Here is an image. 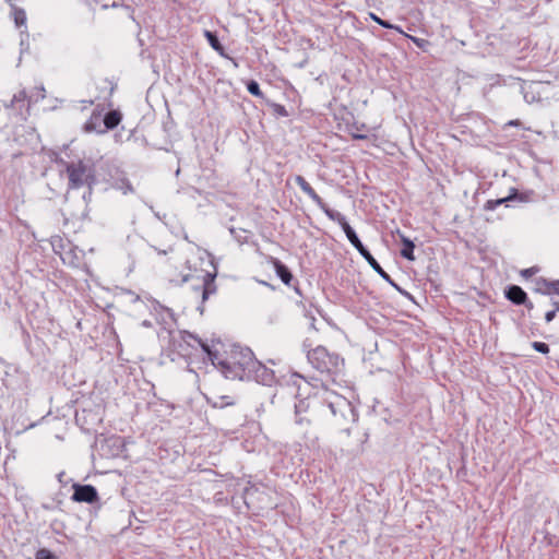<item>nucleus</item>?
Listing matches in <instances>:
<instances>
[{
	"instance_id": "f257e3e1",
	"label": "nucleus",
	"mask_w": 559,
	"mask_h": 559,
	"mask_svg": "<svg viewBox=\"0 0 559 559\" xmlns=\"http://www.w3.org/2000/svg\"><path fill=\"white\" fill-rule=\"evenodd\" d=\"M295 182L307 194L317 205L323 211V213L333 222H336L344 230L348 241L357 249V251L365 255L369 250L362 245L355 230L347 223L346 217L328 206V204L320 198V195L313 190L309 182L300 175L295 177Z\"/></svg>"
},
{
	"instance_id": "f03ea898",
	"label": "nucleus",
	"mask_w": 559,
	"mask_h": 559,
	"mask_svg": "<svg viewBox=\"0 0 559 559\" xmlns=\"http://www.w3.org/2000/svg\"><path fill=\"white\" fill-rule=\"evenodd\" d=\"M253 353L249 348L234 347L227 358H222L217 352V359L212 362L227 379L245 381L251 370L250 361H254Z\"/></svg>"
},
{
	"instance_id": "7ed1b4c3",
	"label": "nucleus",
	"mask_w": 559,
	"mask_h": 559,
	"mask_svg": "<svg viewBox=\"0 0 559 559\" xmlns=\"http://www.w3.org/2000/svg\"><path fill=\"white\" fill-rule=\"evenodd\" d=\"M307 358L314 369L326 374L332 381L343 373L344 359L338 354L329 352L324 346H317L308 352Z\"/></svg>"
},
{
	"instance_id": "20e7f679",
	"label": "nucleus",
	"mask_w": 559,
	"mask_h": 559,
	"mask_svg": "<svg viewBox=\"0 0 559 559\" xmlns=\"http://www.w3.org/2000/svg\"><path fill=\"white\" fill-rule=\"evenodd\" d=\"M171 346L182 357H190L193 350L201 348L211 362H215L217 359V350H213L206 343L189 332H179L178 335H173Z\"/></svg>"
},
{
	"instance_id": "39448f33",
	"label": "nucleus",
	"mask_w": 559,
	"mask_h": 559,
	"mask_svg": "<svg viewBox=\"0 0 559 559\" xmlns=\"http://www.w3.org/2000/svg\"><path fill=\"white\" fill-rule=\"evenodd\" d=\"M326 394L328 396L321 401L324 414L329 413L336 425H341L343 419L355 421V411L348 400L334 392H326Z\"/></svg>"
},
{
	"instance_id": "423d86ee",
	"label": "nucleus",
	"mask_w": 559,
	"mask_h": 559,
	"mask_svg": "<svg viewBox=\"0 0 559 559\" xmlns=\"http://www.w3.org/2000/svg\"><path fill=\"white\" fill-rule=\"evenodd\" d=\"M66 173L69 190H76L84 186L91 188L96 182L94 167L83 160L66 163Z\"/></svg>"
},
{
	"instance_id": "0eeeda50",
	"label": "nucleus",
	"mask_w": 559,
	"mask_h": 559,
	"mask_svg": "<svg viewBox=\"0 0 559 559\" xmlns=\"http://www.w3.org/2000/svg\"><path fill=\"white\" fill-rule=\"evenodd\" d=\"M249 367H251L250 373L247 381H255L262 384H271L274 380V371L266 366H264L259 360L250 361Z\"/></svg>"
},
{
	"instance_id": "6e6552de",
	"label": "nucleus",
	"mask_w": 559,
	"mask_h": 559,
	"mask_svg": "<svg viewBox=\"0 0 559 559\" xmlns=\"http://www.w3.org/2000/svg\"><path fill=\"white\" fill-rule=\"evenodd\" d=\"M29 99L25 90L19 91L13 95V98L9 104H4V108L13 111V115L21 119L26 120V114L28 111Z\"/></svg>"
},
{
	"instance_id": "1a4fd4ad",
	"label": "nucleus",
	"mask_w": 559,
	"mask_h": 559,
	"mask_svg": "<svg viewBox=\"0 0 559 559\" xmlns=\"http://www.w3.org/2000/svg\"><path fill=\"white\" fill-rule=\"evenodd\" d=\"M99 499L96 488L92 485H73L72 500L76 502L94 503Z\"/></svg>"
},
{
	"instance_id": "9d476101",
	"label": "nucleus",
	"mask_w": 559,
	"mask_h": 559,
	"mask_svg": "<svg viewBox=\"0 0 559 559\" xmlns=\"http://www.w3.org/2000/svg\"><path fill=\"white\" fill-rule=\"evenodd\" d=\"M267 262L273 265L276 275L281 278V281L287 285L292 286V282L294 280V276L289 269L281 262L277 258L269 257Z\"/></svg>"
},
{
	"instance_id": "9b49d317",
	"label": "nucleus",
	"mask_w": 559,
	"mask_h": 559,
	"mask_svg": "<svg viewBox=\"0 0 559 559\" xmlns=\"http://www.w3.org/2000/svg\"><path fill=\"white\" fill-rule=\"evenodd\" d=\"M202 292V301L204 302L211 295L216 293L215 274L204 273L201 276V284L195 286Z\"/></svg>"
},
{
	"instance_id": "f8f14e48",
	"label": "nucleus",
	"mask_w": 559,
	"mask_h": 559,
	"mask_svg": "<svg viewBox=\"0 0 559 559\" xmlns=\"http://www.w3.org/2000/svg\"><path fill=\"white\" fill-rule=\"evenodd\" d=\"M362 258L368 262V264L388 283H390L393 287H395L399 292H404L394 283L391 276L381 267V265L377 262V260L372 257L370 252H367Z\"/></svg>"
},
{
	"instance_id": "ddd939ff",
	"label": "nucleus",
	"mask_w": 559,
	"mask_h": 559,
	"mask_svg": "<svg viewBox=\"0 0 559 559\" xmlns=\"http://www.w3.org/2000/svg\"><path fill=\"white\" fill-rule=\"evenodd\" d=\"M506 297L514 305H522L527 301V294L518 285H511L506 289Z\"/></svg>"
},
{
	"instance_id": "4468645a",
	"label": "nucleus",
	"mask_w": 559,
	"mask_h": 559,
	"mask_svg": "<svg viewBox=\"0 0 559 559\" xmlns=\"http://www.w3.org/2000/svg\"><path fill=\"white\" fill-rule=\"evenodd\" d=\"M537 293L543 295H558L559 296V280L557 281H547L545 278H540L537 282V287L535 289Z\"/></svg>"
},
{
	"instance_id": "2eb2a0df",
	"label": "nucleus",
	"mask_w": 559,
	"mask_h": 559,
	"mask_svg": "<svg viewBox=\"0 0 559 559\" xmlns=\"http://www.w3.org/2000/svg\"><path fill=\"white\" fill-rule=\"evenodd\" d=\"M122 115L117 110L107 112L103 119L104 129H102L99 132L105 133L107 130L115 129L120 123Z\"/></svg>"
},
{
	"instance_id": "dca6fc26",
	"label": "nucleus",
	"mask_w": 559,
	"mask_h": 559,
	"mask_svg": "<svg viewBox=\"0 0 559 559\" xmlns=\"http://www.w3.org/2000/svg\"><path fill=\"white\" fill-rule=\"evenodd\" d=\"M401 241L403 243V248L401 249V255L409 261H414V242L404 235H401Z\"/></svg>"
},
{
	"instance_id": "f3484780",
	"label": "nucleus",
	"mask_w": 559,
	"mask_h": 559,
	"mask_svg": "<svg viewBox=\"0 0 559 559\" xmlns=\"http://www.w3.org/2000/svg\"><path fill=\"white\" fill-rule=\"evenodd\" d=\"M204 36L207 39V43L210 44V46L215 51H217L222 57H227V53L225 52V49H224L223 45L221 44V41L218 40L215 33H213L211 31H205Z\"/></svg>"
},
{
	"instance_id": "a211bd4d",
	"label": "nucleus",
	"mask_w": 559,
	"mask_h": 559,
	"mask_svg": "<svg viewBox=\"0 0 559 559\" xmlns=\"http://www.w3.org/2000/svg\"><path fill=\"white\" fill-rule=\"evenodd\" d=\"M367 126L365 123H353L349 127V133L355 140H366L368 135L366 134Z\"/></svg>"
},
{
	"instance_id": "6ab92c4d",
	"label": "nucleus",
	"mask_w": 559,
	"mask_h": 559,
	"mask_svg": "<svg viewBox=\"0 0 559 559\" xmlns=\"http://www.w3.org/2000/svg\"><path fill=\"white\" fill-rule=\"evenodd\" d=\"M112 187L116 188L117 190L122 191L123 194L133 192V187H132L131 182L129 181V179L126 177L117 178L114 181Z\"/></svg>"
},
{
	"instance_id": "aec40b11",
	"label": "nucleus",
	"mask_w": 559,
	"mask_h": 559,
	"mask_svg": "<svg viewBox=\"0 0 559 559\" xmlns=\"http://www.w3.org/2000/svg\"><path fill=\"white\" fill-rule=\"evenodd\" d=\"M100 114H96V112H93L92 116L90 117V119L85 122L84 124V130L86 132H92V131H97L99 132L100 130H98V127L100 126Z\"/></svg>"
},
{
	"instance_id": "412c9836",
	"label": "nucleus",
	"mask_w": 559,
	"mask_h": 559,
	"mask_svg": "<svg viewBox=\"0 0 559 559\" xmlns=\"http://www.w3.org/2000/svg\"><path fill=\"white\" fill-rule=\"evenodd\" d=\"M514 198H515V194H513V195H509V197H506V198H501V199L488 200V201H486V203L484 204V210H485V211H493V210H496L499 205H501V204H507L509 201L513 200Z\"/></svg>"
},
{
	"instance_id": "4be33fe9",
	"label": "nucleus",
	"mask_w": 559,
	"mask_h": 559,
	"mask_svg": "<svg viewBox=\"0 0 559 559\" xmlns=\"http://www.w3.org/2000/svg\"><path fill=\"white\" fill-rule=\"evenodd\" d=\"M369 16L372 21H374L377 24H379L380 26L384 27V28H389V29H394L401 34H404L403 29L397 26V25H393L391 24L390 22L385 21V20H382L381 17H379L377 14L374 13H369Z\"/></svg>"
},
{
	"instance_id": "5701e85b",
	"label": "nucleus",
	"mask_w": 559,
	"mask_h": 559,
	"mask_svg": "<svg viewBox=\"0 0 559 559\" xmlns=\"http://www.w3.org/2000/svg\"><path fill=\"white\" fill-rule=\"evenodd\" d=\"M11 7H12L14 22H15L16 26L24 25L26 22L25 11L23 9L15 7L14 4H11Z\"/></svg>"
},
{
	"instance_id": "b1692460",
	"label": "nucleus",
	"mask_w": 559,
	"mask_h": 559,
	"mask_svg": "<svg viewBox=\"0 0 559 559\" xmlns=\"http://www.w3.org/2000/svg\"><path fill=\"white\" fill-rule=\"evenodd\" d=\"M247 90L253 96H257L260 98L264 97V94L262 93L259 83L254 80H251L247 83Z\"/></svg>"
},
{
	"instance_id": "393cba45",
	"label": "nucleus",
	"mask_w": 559,
	"mask_h": 559,
	"mask_svg": "<svg viewBox=\"0 0 559 559\" xmlns=\"http://www.w3.org/2000/svg\"><path fill=\"white\" fill-rule=\"evenodd\" d=\"M272 112L277 117H288V111L284 105L277 103H269Z\"/></svg>"
},
{
	"instance_id": "a878e982",
	"label": "nucleus",
	"mask_w": 559,
	"mask_h": 559,
	"mask_svg": "<svg viewBox=\"0 0 559 559\" xmlns=\"http://www.w3.org/2000/svg\"><path fill=\"white\" fill-rule=\"evenodd\" d=\"M310 407V402L305 400H299L298 403L295 404V415H301L304 413H307Z\"/></svg>"
},
{
	"instance_id": "bb28decb",
	"label": "nucleus",
	"mask_w": 559,
	"mask_h": 559,
	"mask_svg": "<svg viewBox=\"0 0 559 559\" xmlns=\"http://www.w3.org/2000/svg\"><path fill=\"white\" fill-rule=\"evenodd\" d=\"M35 559H57V557L49 549L40 548L36 551Z\"/></svg>"
},
{
	"instance_id": "cd10ccee",
	"label": "nucleus",
	"mask_w": 559,
	"mask_h": 559,
	"mask_svg": "<svg viewBox=\"0 0 559 559\" xmlns=\"http://www.w3.org/2000/svg\"><path fill=\"white\" fill-rule=\"evenodd\" d=\"M234 404H235V401H233L229 396H219L218 400L216 402H214L213 406L223 408V407L230 406Z\"/></svg>"
},
{
	"instance_id": "c85d7f7f",
	"label": "nucleus",
	"mask_w": 559,
	"mask_h": 559,
	"mask_svg": "<svg viewBox=\"0 0 559 559\" xmlns=\"http://www.w3.org/2000/svg\"><path fill=\"white\" fill-rule=\"evenodd\" d=\"M532 347L542 354H548L549 353V346L546 343L543 342H533Z\"/></svg>"
},
{
	"instance_id": "c756f323",
	"label": "nucleus",
	"mask_w": 559,
	"mask_h": 559,
	"mask_svg": "<svg viewBox=\"0 0 559 559\" xmlns=\"http://www.w3.org/2000/svg\"><path fill=\"white\" fill-rule=\"evenodd\" d=\"M404 35L406 37H408L419 48H424L428 44V41L426 39H424V38H418V37H415V36H411V35H407L405 33H404Z\"/></svg>"
},
{
	"instance_id": "7c9ffc66",
	"label": "nucleus",
	"mask_w": 559,
	"mask_h": 559,
	"mask_svg": "<svg viewBox=\"0 0 559 559\" xmlns=\"http://www.w3.org/2000/svg\"><path fill=\"white\" fill-rule=\"evenodd\" d=\"M295 421L300 427L309 426L310 423H311L310 418H308L306 416H302V414L301 415H295Z\"/></svg>"
},
{
	"instance_id": "2f4dec72",
	"label": "nucleus",
	"mask_w": 559,
	"mask_h": 559,
	"mask_svg": "<svg viewBox=\"0 0 559 559\" xmlns=\"http://www.w3.org/2000/svg\"><path fill=\"white\" fill-rule=\"evenodd\" d=\"M537 272L536 267L524 269L521 271V275L525 278L533 276Z\"/></svg>"
},
{
	"instance_id": "473e14b6",
	"label": "nucleus",
	"mask_w": 559,
	"mask_h": 559,
	"mask_svg": "<svg viewBox=\"0 0 559 559\" xmlns=\"http://www.w3.org/2000/svg\"><path fill=\"white\" fill-rule=\"evenodd\" d=\"M305 316L310 320V326L314 328L316 316H314L313 311L305 309Z\"/></svg>"
},
{
	"instance_id": "72a5a7b5",
	"label": "nucleus",
	"mask_w": 559,
	"mask_h": 559,
	"mask_svg": "<svg viewBox=\"0 0 559 559\" xmlns=\"http://www.w3.org/2000/svg\"><path fill=\"white\" fill-rule=\"evenodd\" d=\"M557 312L555 310H549L545 313V321L550 323L556 318Z\"/></svg>"
},
{
	"instance_id": "f704fd0d",
	"label": "nucleus",
	"mask_w": 559,
	"mask_h": 559,
	"mask_svg": "<svg viewBox=\"0 0 559 559\" xmlns=\"http://www.w3.org/2000/svg\"><path fill=\"white\" fill-rule=\"evenodd\" d=\"M550 304H551L552 310H555L556 312H559V301L551 299Z\"/></svg>"
},
{
	"instance_id": "c9c22d12",
	"label": "nucleus",
	"mask_w": 559,
	"mask_h": 559,
	"mask_svg": "<svg viewBox=\"0 0 559 559\" xmlns=\"http://www.w3.org/2000/svg\"><path fill=\"white\" fill-rule=\"evenodd\" d=\"M527 308V310H532L534 308L533 302L527 298V301L525 304H522Z\"/></svg>"
},
{
	"instance_id": "e433bc0d",
	"label": "nucleus",
	"mask_w": 559,
	"mask_h": 559,
	"mask_svg": "<svg viewBox=\"0 0 559 559\" xmlns=\"http://www.w3.org/2000/svg\"><path fill=\"white\" fill-rule=\"evenodd\" d=\"M240 243L248 242V238L243 236H235Z\"/></svg>"
},
{
	"instance_id": "4c0bfd02",
	"label": "nucleus",
	"mask_w": 559,
	"mask_h": 559,
	"mask_svg": "<svg viewBox=\"0 0 559 559\" xmlns=\"http://www.w3.org/2000/svg\"><path fill=\"white\" fill-rule=\"evenodd\" d=\"M225 58H226V59H228V60H230V61L233 62V64H234V67H235V68H238V62H237V60H236L235 58H233V57H230V56H228V55H227V57H225Z\"/></svg>"
},
{
	"instance_id": "58836bf2",
	"label": "nucleus",
	"mask_w": 559,
	"mask_h": 559,
	"mask_svg": "<svg viewBox=\"0 0 559 559\" xmlns=\"http://www.w3.org/2000/svg\"><path fill=\"white\" fill-rule=\"evenodd\" d=\"M110 7H111V8H117V7H119V4H118L117 2H112V4H110ZM102 8H103V9H108V8H109V4H106V3H105V4H103V5H102Z\"/></svg>"
},
{
	"instance_id": "ea45409f",
	"label": "nucleus",
	"mask_w": 559,
	"mask_h": 559,
	"mask_svg": "<svg viewBox=\"0 0 559 559\" xmlns=\"http://www.w3.org/2000/svg\"><path fill=\"white\" fill-rule=\"evenodd\" d=\"M100 1H102V0H85V2H86L87 4H90V5H92V4H97V3H99Z\"/></svg>"
},
{
	"instance_id": "a19ab883",
	"label": "nucleus",
	"mask_w": 559,
	"mask_h": 559,
	"mask_svg": "<svg viewBox=\"0 0 559 559\" xmlns=\"http://www.w3.org/2000/svg\"><path fill=\"white\" fill-rule=\"evenodd\" d=\"M142 325L146 326V328H150L152 324H151L150 321L145 320V321L142 322Z\"/></svg>"
},
{
	"instance_id": "79ce46f5",
	"label": "nucleus",
	"mask_w": 559,
	"mask_h": 559,
	"mask_svg": "<svg viewBox=\"0 0 559 559\" xmlns=\"http://www.w3.org/2000/svg\"><path fill=\"white\" fill-rule=\"evenodd\" d=\"M509 124H511V126H518V124H519V121H518V120H515V121H510V122H509Z\"/></svg>"
},
{
	"instance_id": "37998d69",
	"label": "nucleus",
	"mask_w": 559,
	"mask_h": 559,
	"mask_svg": "<svg viewBox=\"0 0 559 559\" xmlns=\"http://www.w3.org/2000/svg\"><path fill=\"white\" fill-rule=\"evenodd\" d=\"M191 277H193V276L191 275ZM189 278H190V275H186V276H183L182 281L187 282V281H189Z\"/></svg>"
},
{
	"instance_id": "c03bdc74",
	"label": "nucleus",
	"mask_w": 559,
	"mask_h": 559,
	"mask_svg": "<svg viewBox=\"0 0 559 559\" xmlns=\"http://www.w3.org/2000/svg\"><path fill=\"white\" fill-rule=\"evenodd\" d=\"M294 289H295V292H296L297 294L301 295V293H300V290H299L298 286H294Z\"/></svg>"
},
{
	"instance_id": "a18cd8bd",
	"label": "nucleus",
	"mask_w": 559,
	"mask_h": 559,
	"mask_svg": "<svg viewBox=\"0 0 559 559\" xmlns=\"http://www.w3.org/2000/svg\"><path fill=\"white\" fill-rule=\"evenodd\" d=\"M230 233L234 234L235 236H237L234 228L230 229Z\"/></svg>"
}]
</instances>
